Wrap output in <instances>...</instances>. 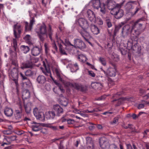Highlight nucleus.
<instances>
[{
	"mask_svg": "<svg viewBox=\"0 0 149 149\" xmlns=\"http://www.w3.org/2000/svg\"><path fill=\"white\" fill-rule=\"evenodd\" d=\"M120 118V116H118L114 118L113 119V121L110 122L111 124H115L116 122L118 121V120Z\"/></svg>",
	"mask_w": 149,
	"mask_h": 149,
	"instance_id": "obj_46",
	"label": "nucleus"
},
{
	"mask_svg": "<svg viewBox=\"0 0 149 149\" xmlns=\"http://www.w3.org/2000/svg\"><path fill=\"white\" fill-rule=\"evenodd\" d=\"M71 86L77 90H80L82 91L85 90L86 88L84 86L81 84L77 83L71 84Z\"/></svg>",
	"mask_w": 149,
	"mask_h": 149,
	"instance_id": "obj_16",
	"label": "nucleus"
},
{
	"mask_svg": "<svg viewBox=\"0 0 149 149\" xmlns=\"http://www.w3.org/2000/svg\"><path fill=\"white\" fill-rule=\"evenodd\" d=\"M30 93L29 90L27 89L24 90L22 92V97L24 99H26L30 97Z\"/></svg>",
	"mask_w": 149,
	"mask_h": 149,
	"instance_id": "obj_26",
	"label": "nucleus"
},
{
	"mask_svg": "<svg viewBox=\"0 0 149 149\" xmlns=\"http://www.w3.org/2000/svg\"><path fill=\"white\" fill-rule=\"evenodd\" d=\"M33 124V125L32 126V128L33 131L37 132L40 130V126L39 123L34 122Z\"/></svg>",
	"mask_w": 149,
	"mask_h": 149,
	"instance_id": "obj_27",
	"label": "nucleus"
},
{
	"mask_svg": "<svg viewBox=\"0 0 149 149\" xmlns=\"http://www.w3.org/2000/svg\"><path fill=\"white\" fill-rule=\"evenodd\" d=\"M54 110L56 113V115L58 116H60L61 114L63 112V109L59 105L56 104L54 106Z\"/></svg>",
	"mask_w": 149,
	"mask_h": 149,
	"instance_id": "obj_15",
	"label": "nucleus"
},
{
	"mask_svg": "<svg viewBox=\"0 0 149 149\" xmlns=\"http://www.w3.org/2000/svg\"><path fill=\"white\" fill-rule=\"evenodd\" d=\"M124 1L120 3L116 4V2L112 0H107L106 3L109 10L111 11L113 10V9L118 7H121L123 4Z\"/></svg>",
	"mask_w": 149,
	"mask_h": 149,
	"instance_id": "obj_3",
	"label": "nucleus"
},
{
	"mask_svg": "<svg viewBox=\"0 0 149 149\" xmlns=\"http://www.w3.org/2000/svg\"><path fill=\"white\" fill-rule=\"evenodd\" d=\"M90 124L95 125L96 127L99 130H102L103 129V127L100 124H94L92 123H90Z\"/></svg>",
	"mask_w": 149,
	"mask_h": 149,
	"instance_id": "obj_52",
	"label": "nucleus"
},
{
	"mask_svg": "<svg viewBox=\"0 0 149 149\" xmlns=\"http://www.w3.org/2000/svg\"><path fill=\"white\" fill-rule=\"evenodd\" d=\"M86 140L87 145L93 144L92 139L91 138L89 137H87L86 138Z\"/></svg>",
	"mask_w": 149,
	"mask_h": 149,
	"instance_id": "obj_41",
	"label": "nucleus"
},
{
	"mask_svg": "<svg viewBox=\"0 0 149 149\" xmlns=\"http://www.w3.org/2000/svg\"><path fill=\"white\" fill-rule=\"evenodd\" d=\"M106 25L108 28H110L112 26V24L110 19H107L106 20Z\"/></svg>",
	"mask_w": 149,
	"mask_h": 149,
	"instance_id": "obj_47",
	"label": "nucleus"
},
{
	"mask_svg": "<svg viewBox=\"0 0 149 149\" xmlns=\"http://www.w3.org/2000/svg\"><path fill=\"white\" fill-rule=\"evenodd\" d=\"M99 144L101 148H106L107 146L108 142L106 138L103 137L99 139Z\"/></svg>",
	"mask_w": 149,
	"mask_h": 149,
	"instance_id": "obj_13",
	"label": "nucleus"
},
{
	"mask_svg": "<svg viewBox=\"0 0 149 149\" xmlns=\"http://www.w3.org/2000/svg\"><path fill=\"white\" fill-rule=\"evenodd\" d=\"M44 46L45 47V53L47 54H49V49L46 43H45V44Z\"/></svg>",
	"mask_w": 149,
	"mask_h": 149,
	"instance_id": "obj_49",
	"label": "nucleus"
},
{
	"mask_svg": "<svg viewBox=\"0 0 149 149\" xmlns=\"http://www.w3.org/2000/svg\"><path fill=\"white\" fill-rule=\"evenodd\" d=\"M42 50L41 47L37 46L33 47L31 49V54L33 56H37L41 53Z\"/></svg>",
	"mask_w": 149,
	"mask_h": 149,
	"instance_id": "obj_14",
	"label": "nucleus"
},
{
	"mask_svg": "<svg viewBox=\"0 0 149 149\" xmlns=\"http://www.w3.org/2000/svg\"><path fill=\"white\" fill-rule=\"evenodd\" d=\"M33 66V64L32 63V62H29V61H27L22 63L21 68L23 69L26 68H32Z\"/></svg>",
	"mask_w": 149,
	"mask_h": 149,
	"instance_id": "obj_17",
	"label": "nucleus"
},
{
	"mask_svg": "<svg viewBox=\"0 0 149 149\" xmlns=\"http://www.w3.org/2000/svg\"><path fill=\"white\" fill-rule=\"evenodd\" d=\"M121 95V93H117L115 94L113 97L115 98H117V99H115L113 100V102H114L116 101H117V104H116V106H119L121 104L123 103L124 101L125 100V98L124 97H121L118 98V97L120 95Z\"/></svg>",
	"mask_w": 149,
	"mask_h": 149,
	"instance_id": "obj_11",
	"label": "nucleus"
},
{
	"mask_svg": "<svg viewBox=\"0 0 149 149\" xmlns=\"http://www.w3.org/2000/svg\"><path fill=\"white\" fill-rule=\"evenodd\" d=\"M4 111L5 115L8 117L11 116L13 114V110L11 108L7 107L5 108Z\"/></svg>",
	"mask_w": 149,
	"mask_h": 149,
	"instance_id": "obj_20",
	"label": "nucleus"
},
{
	"mask_svg": "<svg viewBox=\"0 0 149 149\" xmlns=\"http://www.w3.org/2000/svg\"><path fill=\"white\" fill-rule=\"evenodd\" d=\"M60 51L61 53L62 54L64 55L67 54L65 52V51L64 49H63L60 50Z\"/></svg>",
	"mask_w": 149,
	"mask_h": 149,
	"instance_id": "obj_64",
	"label": "nucleus"
},
{
	"mask_svg": "<svg viewBox=\"0 0 149 149\" xmlns=\"http://www.w3.org/2000/svg\"><path fill=\"white\" fill-rule=\"evenodd\" d=\"M91 86L93 88L95 89L101 88L103 86L101 83L98 82H95L92 83Z\"/></svg>",
	"mask_w": 149,
	"mask_h": 149,
	"instance_id": "obj_22",
	"label": "nucleus"
},
{
	"mask_svg": "<svg viewBox=\"0 0 149 149\" xmlns=\"http://www.w3.org/2000/svg\"><path fill=\"white\" fill-rule=\"evenodd\" d=\"M79 69L77 63L72 65L71 68V71L72 72L76 71Z\"/></svg>",
	"mask_w": 149,
	"mask_h": 149,
	"instance_id": "obj_36",
	"label": "nucleus"
},
{
	"mask_svg": "<svg viewBox=\"0 0 149 149\" xmlns=\"http://www.w3.org/2000/svg\"><path fill=\"white\" fill-rule=\"evenodd\" d=\"M143 31L141 29H132V28L131 29V33L136 37L138 36Z\"/></svg>",
	"mask_w": 149,
	"mask_h": 149,
	"instance_id": "obj_21",
	"label": "nucleus"
},
{
	"mask_svg": "<svg viewBox=\"0 0 149 149\" xmlns=\"http://www.w3.org/2000/svg\"><path fill=\"white\" fill-rule=\"evenodd\" d=\"M123 30L127 31V32L129 33L131 32V29L132 28L130 29V26L129 25H125L123 27Z\"/></svg>",
	"mask_w": 149,
	"mask_h": 149,
	"instance_id": "obj_43",
	"label": "nucleus"
},
{
	"mask_svg": "<svg viewBox=\"0 0 149 149\" xmlns=\"http://www.w3.org/2000/svg\"><path fill=\"white\" fill-rule=\"evenodd\" d=\"M61 105L64 107L67 106L68 104V100L66 98L63 97L61 98L60 101Z\"/></svg>",
	"mask_w": 149,
	"mask_h": 149,
	"instance_id": "obj_32",
	"label": "nucleus"
},
{
	"mask_svg": "<svg viewBox=\"0 0 149 149\" xmlns=\"http://www.w3.org/2000/svg\"><path fill=\"white\" fill-rule=\"evenodd\" d=\"M52 47L53 49L55 50L56 52H57L58 51V48L57 47L55 43H54L53 44Z\"/></svg>",
	"mask_w": 149,
	"mask_h": 149,
	"instance_id": "obj_61",
	"label": "nucleus"
},
{
	"mask_svg": "<svg viewBox=\"0 0 149 149\" xmlns=\"http://www.w3.org/2000/svg\"><path fill=\"white\" fill-rule=\"evenodd\" d=\"M31 18L30 19V22L29 25H28V23L27 22H25V31H30L31 30L33 24L35 23V17H36V15H35V16L32 17L30 15Z\"/></svg>",
	"mask_w": 149,
	"mask_h": 149,
	"instance_id": "obj_8",
	"label": "nucleus"
},
{
	"mask_svg": "<svg viewBox=\"0 0 149 149\" xmlns=\"http://www.w3.org/2000/svg\"><path fill=\"white\" fill-rule=\"evenodd\" d=\"M121 27L122 26L121 25H118L117 26H116L115 27V29L114 30L115 33L118 32Z\"/></svg>",
	"mask_w": 149,
	"mask_h": 149,
	"instance_id": "obj_51",
	"label": "nucleus"
},
{
	"mask_svg": "<svg viewBox=\"0 0 149 149\" xmlns=\"http://www.w3.org/2000/svg\"><path fill=\"white\" fill-rule=\"evenodd\" d=\"M90 28L91 32L94 34L97 35L99 33V30L95 25L91 24L90 25Z\"/></svg>",
	"mask_w": 149,
	"mask_h": 149,
	"instance_id": "obj_19",
	"label": "nucleus"
},
{
	"mask_svg": "<svg viewBox=\"0 0 149 149\" xmlns=\"http://www.w3.org/2000/svg\"><path fill=\"white\" fill-rule=\"evenodd\" d=\"M144 107V105L143 104H140L138 105V109H141V108H143Z\"/></svg>",
	"mask_w": 149,
	"mask_h": 149,
	"instance_id": "obj_63",
	"label": "nucleus"
},
{
	"mask_svg": "<svg viewBox=\"0 0 149 149\" xmlns=\"http://www.w3.org/2000/svg\"><path fill=\"white\" fill-rule=\"evenodd\" d=\"M45 69L42 70V72L46 76H50L51 78L52 79L51 76V73L49 68H47L46 66L45 67Z\"/></svg>",
	"mask_w": 149,
	"mask_h": 149,
	"instance_id": "obj_28",
	"label": "nucleus"
},
{
	"mask_svg": "<svg viewBox=\"0 0 149 149\" xmlns=\"http://www.w3.org/2000/svg\"><path fill=\"white\" fill-rule=\"evenodd\" d=\"M47 117L50 119H53L57 116L54 110L48 111L47 115Z\"/></svg>",
	"mask_w": 149,
	"mask_h": 149,
	"instance_id": "obj_31",
	"label": "nucleus"
},
{
	"mask_svg": "<svg viewBox=\"0 0 149 149\" xmlns=\"http://www.w3.org/2000/svg\"><path fill=\"white\" fill-rule=\"evenodd\" d=\"M24 131L22 130H19L17 131L16 133L18 135H20L24 134Z\"/></svg>",
	"mask_w": 149,
	"mask_h": 149,
	"instance_id": "obj_58",
	"label": "nucleus"
},
{
	"mask_svg": "<svg viewBox=\"0 0 149 149\" xmlns=\"http://www.w3.org/2000/svg\"><path fill=\"white\" fill-rule=\"evenodd\" d=\"M34 115L36 118L42 121L45 120V116L44 113L42 112H39L38 109L35 108L33 110Z\"/></svg>",
	"mask_w": 149,
	"mask_h": 149,
	"instance_id": "obj_7",
	"label": "nucleus"
},
{
	"mask_svg": "<svg viewBox=\"0 0 149 149\" xmlns=\"http://www.w3.org/2000/svg\"><path fill=\"white\" fill-rule=\"evenodd\" d=\"M68 124H73L74 123V121L73 119H69L67 120Z\"/></svg>",
	"mask_w": 149,
	"mask_h": 149,
	"instance_id": "obj_57",
	"label": "nucleus"
},
{
	"mask_svg": "<svg viewBox=\"0 0 149 149\" xmlns=\"http://www.w3.org/2000/svg\"><path fill=\"white\" fill-rule=\"evenodd\" d=\"M99 61L103 65L105 66L106 65V62L105 59L104 58L101 57H99Z\"/></svg>",
	"mask_w": 149,
	"mask_h": 149,
	"instance_id": "obj_42",
	"label": "nucleus"
},
{
	"mask_svg": "<svg viewBox=\"0 0 149 149\" xmlns=\"http://www.w3.org/2000/svg\"><path fill=\"white\" fill-rule=\"evenodd\" d=\"M10 74L13 77V80L17 86L18 85L17 79L18 77V68H13L10 72Z\"/></svg>",
	"mask_w": 149,
	"mask_h": 149,
	"instance_id": "obj_6",
	"label": "nucleus"
},
{
	"mask_svg": "<svg viewBox=\"0 0 149 149\" xmlns=\"http://www.w3.org/2000/svg\"><path fill=\"white\" fill-rule=\"evenodd\" d=\"M112 46V45H110V43H108L107 45L105 46V47L106 49H108V50H109L111 49Z\"/></svg>",
	"mask_w": 149,
	"mask_h": 149,
	"instance_id": "obj_53",
	"label": "nucleus"
},
{
	"mask_svg": "<svg viewBox=\"0 0 149 149\" xmlns=\"http://www.w3.org/2000/svg\"><path fill=\"white\" fill-rule=\"evenodd\" d=\"M24 85H26L27 87H29L31 85V82L29 79L27 80V81L26 82L24 83Z\"/></svg>",
	"mask_w": 149,
	"mask_h": 149,
	"instance_id": "obj_56",
	"label": "nucleus"
},
{
	"mask_svg": "<svg viewBox=\"0 0 149 149\" xmlns=\"http://www.w3.org/2000/svg\"><path fill=\"white\" fill-rule=\"evenodd\" d=\"M87 146L88 149H93L94 148V144L88 145Z\"/></svg>",
	"mask_w": 149,
	"mask_h": 149,
	"instance_id": "obj_62",
	"label": "nucleus"
},
{
	"mask_svg": "<svg viewBox=\"0 0 149 149\" xmlns=\"http://www.w3.org/2000/svg\"><path fill=\"white\" fill-rule=\"evenodd\" d=\"M55 72L56 74L57 78L59 81L63 83L64 80L61 77V71L60 70L57 68H56L55 70Z\"/></svg>",
	"mask_w": 149,
	"mask_h": 149,
	"instance_id": "obj_29",
	"label": "nucleus"
},
{
	"mask_svg": "<svg viewBox=\"0 0 149 149\" xmlns=\"http://www.w3.org/2000/svg\"><path fill=\"white\" fill-rule=\"evenodd\" d=\"M15 118L17 120H19L21 119L22 117V112L19 110H16L15 111Z\"/></svg>",
	"mask_w": 149,
	"mask_h": 149,
	"instance_id": "obj_30",
	"label": "nucleus"
},
{
	"mask_svg": "<svg viewBox=\"0 0 149 149\" xmlns=\"http://www.w3.org/2000/svg\"><path fill=\"white\" fill-rule=\"evenodd\" d=\"M127 47L129 48L131 47V48L134 51H135L138 54L140 53L141 50V48L137 43H136L133 45L130 42H129V41L127 42Z\"/></svg>",
	"mask_w": 149,
	"mask_h": 149,
	"instance_id": "obj_9",
	"label": "nucleus"
},
{
	"mask_svg": "<svg viewBox=\"0 0 149 149\" xmlns=\"http://www.w3.org/2000/svg\"><path fill=\"white\" fill-rule=\"evenodd\" d=\"M120 7H118L113 9V10L111 11V14L114 15L115 17L117 19H119L122 17L124 15V12L123 10L120 9Z\"/></svg>",
	"mask_w": 149,
	"mask_h": 149,
	"instance_id": "obj_5",
	"label": "nucleus"
},
{
	"mask_svg": "<svg viewBox=\"0 0 149 149\" xmlns=\"http://www.w3.org/2000/svg\"><path fill=\"white\" fill-rule=\"evenodd\" d=\"M92 3L93 6L94 8L96 9H98L101 5L100 0H93Z\"/></svg>",
	"mask_w": 149,
	"mask_h": 149,
	"instance_id": "obj_25",
	"label": "nucleus"
},
{
	"mask_svg": "<svg viewBox=\"0 0 149 149\" xmlns=\"http://www.w3.org/2000/svg\"><path fill=\"white\" fill-rule=\"evenodd\" d=\"M12 64L14 65L15 67L17 66V62L15 60H12Z\"/></svg>",
	"mask_w": 149,
	"mask_h": 149,
	"instance_id": "obj_60",
	"label": "nucleus"
},
{
	"mask_svg": "<svg viewBox=\"0 0 149 149\" xmlns=\"http://www.w3.org/2000/svg\"><path fill=\"white\" fill-rule=\"evenodd\" d=\"M24 39L27 43L29 45L32 44V43L31 42V38L30 35H26L24 38Z\"/></svg>",
	"mask_w": 149,
	"mask_h": 149,
	"instance_id": "obj_35",
	"label": "nucleus"
},
{
	"mask_svg": "<svg viewBox=\"0 0 149 149\" xmlns=\"http://www.w3.org/2000/svg\"><path fill=\"white\" fill-rule=\"evenodd\" d=\"M24 107L25 109L26 112L27 113H29L31 111V108L29 106H28L27 105L24 104Z\"/></svg>",
	"mask_w": 149,
	"mask_h": 149,
	"instance_id": "obj_48",
	"label": "nucleus"
},
{
	"mask_svg": "<svg viewBox=\"0 0 149 149\" xmlns=\"http://www.w3.org/2000/svg\"><path fill=\"white\" fill-rule=\"evenodd\" d=\"M109 149H119L118 147L115 144H111L109 146Z\"/></svg>",
	"mask_w": 149,
	"mask_h": 149,
	"instance_id": "obj_50",
	"label": "nucleus"
},
{
	"mask_svg": "<svg viewBox=\"0 0 149 149\" xmlns=\"http://www.w3.org/2000/svg\"><path fill=\"white\" fill-rule=\"evenodd\" d=\"M20 75L22 79V80H26L27 79V77H26L25 75H24V74H22L21 72L20 73Z\"/></svg>",
	"mask_w": 149,
	"mask_h": 149,
	"instance_id": "obj_55",
	"label": "nucleus"
},
{
	"mask_svg": "<svg viewBox=\"0 0 149 149\" xmlns=\"http://www.w3.org/2000/svg\"><path fill=\"white\" fill-rule=\"evenodd\" d=\"M113 68L109 67L107 69L108 77H114L116 74V70L115 67V65L111 63Z\"/></svg>",
	"mask_w": 149,
	"mask_h": 149,
	"instance_id": "obj_12",
	"label": "nucleus"
},
{
	"mask_svg": "<svg viewBox=\"0 0 149 149\" xmlns=\"http://www.w3.org/2000/svg\"><path fill=\"white\" fill-rule=\"evenodd\" d=\"M16 137L15 136H13L9 137H8L7 139L6 140L8 142H11L12 141H14L16 140Z\"/></svg>",
	"mask_w": 149,
	"mask_h": 149,
	"instance_id": "obj_39",
	"label": "nucleus"
},
{
	"mask_svg": "<svg viewBox=\"0 0 149 149\" xmlns=\"http://www.w3.org/2000/svg\"><path fill=\"white\" fill-rule=\"evenodd\" d=\"M62 42L63 43L65 46H73V45L69 41V40L68 39H65V42H63L62 40Z\"/></svg>",
	"mask_w": 149,
	"mask_h": 149,
	"instance_id": "obj_40",
	"label": "nucleus"
},
{
	"mask_svg": "<svg viewBox=\"0 0 149 149\" xmlns=\"http://www.w3.org/2000/svg\"><path fill=\"white\" fill-rule=\"evenodd\" d=\"M21 27L20 25H17V24L14 25L13 26L14 35L15 38H19V35L17 34L16 30L20 29Z\"/></svg>",
	"mask_w": 149,
	"mask_h": 149,
	"instance_id": "obj_24",
	"label": "nucleus"
},
{
	"mask_svg": "<svg viewBox=\"0 0 149 149\" xmlns=\"http://www.w3.org/2000/svg\"><path fill=\"white\" fill-rule=\"evenodd\" d=\"M129 33L122 29V36L124 38L126 37L128 35Z\"/></svg>",
	"mask_w": 149,
	"mask_h": 149,
	"instance_id": "obj_44",
	"label": "nucleus"
},
{
	"mask_svg": "<svg viewBox=\"0 0 149 149\" xmlns=\"http://www.w3.org/2000/svg\"><path fill=\"white\" fill-rule=\"evenodd\" d=\"M80 26L83 29L82 30L78 31L79 32L83 38L89 44L92 45L91 42L89 41L88 38L91 37L89 33L86 30L89 26L88 21L83 18H80L76 20Z\"/></svg>",
	"mask_w": 149,
	"mask_h": 149,
	"instance_id": "obj_2",
	"label": "nucleus"
},
{
	"mask_svg": "<svg viewBox=\"0 0 149 149\" xmlns=\"http://www.w3.org/2000/svg\"><path fill=\"white\" fill-rule=\"evenodd\" d=\"M73 47L76 48L83 49L86 48V46L84 42L81 39L76 38L74 40Z\"/></svg>",
	"mask_w": 149,
	"mask_h": 149,
	"instance_id": "obj_4",
	"label": "nucleus"
},
{
	"mask_svg": "<svg viewBox=\"0 0 149 149\" xmlns=\"http://www.w3.org/2000/svg\"><path fill=\"white\" fill-rule=\"evenodd\" d=\"M13 44L14 50L15 51H16L17 48V40L15 38L13 39Z\"/></svg>",
	"mask_w": 149,
	"mask_h": 149,
	"instance_id": "obj_45",
	"label": "nucleus"
},
{
	"mask_svg": "<svg viewBox=\"0 0 149 149\" xmlns=\"http://www.w3.org/2000/svg\"><path fill=\"white\" fill-rule=\"evenodd\" d=\"M88 17L91 22H95L96 21V17L94 13L91 10H89L87 11Z\"/></svg>",
	"mask_w": 149,
	"mask_h": 149,
	"instance_id": "obj_18",
	"label": "nucleus"
},
{
	"mask_svg": "<svg viewBox=\"0 0 149 149\" xmlns=\"http://www.w3.org/2000/svg\"><path fill=\"white\" fill-rule=\"evenodd\" d=\"M78 58L81 62L82 63L85 62L87 59L86 56L83 54L79 55L78 56Z\"/></svg>",
	"mask_w": 149,
	"mask_h": 149,
	"instance_id": "obj_33",
	"label": "nucleus"
},
{
	"mask_svg": "<svg viewBox=\"0 0 149 149\" xmlns=\"http://www.w3.org/2000/svg\"><path fill=\"white\" fill-rule=\"evenodd\" d=\"M37 82L40 84H43L46 81V79L45 77L43 75H39L37 78Z\"/></svg>",
	"mask_w": 149,
	"mask_h": 149,
	"instance_id": "obj_23",
	"label": "nucleus"
},
{
	"mask_svg": "<svg viewBox=\"0 0 149 149\" xmlns=\"http://www.w3.org/2000/svg\"><path fill=\"white\" fill-rule=\"evenodd\" d=\"M88 74L92 77H94L95 76V74L92 71H88Z\"/></svg>",
	"mask_w": 149,
	"mask_h": 149,
	"instance_id": "obj_54",
	"label": "nucleus"
},
{
	"mask_svg": "<svg viewBox=\"0 0 149 149\" xmlns=\"http://www.w3.org/2000/svg\"><path fill=\"white\" fill-rule=\"evenodd\" d=\"M29 58L28 61H29V62H32V63L33 64V61L34 57L31 56L30 55H29Z\"/></svg>",
	"mask_w": 149,
	"mask_h": 149,
	"instance_id": "obj_59",
	"label": "nucleus"
},
{
	"mask_svg": "<svg viewBox=\"0 0 149 149\" xmlns=\"http://www.w3.org/2000/svg\"><path fill=\"white\" fill-rule=\"evenodd\" d=\"M21 51L24 53H26L29 51L30 49L29 47L22 45L21 46Z\"/></svg>",
	"mask_w": 149,
	"mask_h": 149,
	"instance_id": "obj_34",
	"label": "nucleus"
},
{
	"mask_svg": "<svg viewBox=\"0 0 149 149\" xmlns=\"http://www.w3.org/2000/svg\"><path fill=\"white\" fill-rule=\"evenodd\" d=\"M100 8V11L103 14H104L106 12V8L105 7V5L104 4H101Z\"/></svg>",
	"mask_w": 149,
	"mask_h": 149,
	"instance_id": "obj_38",
	"label": "nucleus"
},
{
	"mask_svg": "<svg viewBox=\"0 0 149 149\" xmlns=\"http://www.w3.org/2000/svg\"><path fill=\"white\" fill-rule=\"evenodd\" d=\"M25 75L27 77H31L34 74V72L30 70H28L24 72Z\"/></svg>",
	"mask_w": 149,
	"mask_h": 149,
	"instance_id": "obj_37",
	"label": "nucleus"
},
{
	"mask_svg": "<svg viewBox=\"0 0 149 149\" xmlns=\"http://www.w3.org/2000/svg\"><path fill=\"white\" fill-rule=\"evenodd\" d=\"M142 19H140L134 22L133 21L131 22V23L132 24V29H141V27L143 25Z\"/></svg>",
	"mask_w": 149,
	"mask_h": 149,
	"instance_id": "obj_10",
	"label": "nucleus"
},
{
	"mask_svg": "<svg viewBox=\"0 0 149 149\" xmlns=\"http://www.w3.org/2000/svg\"><path fill=\"white\" fill-rule=\"evenodd\" d=\"M38 27L36 29V32L38 34L40 40L43 42L45 39V35L46 38L49 36L50 39L52 40V36L53 34V31L52 30V26L49 25L47 31L45 24L43 23L41 24H40Z\"/></svg>",
	"mask_w": 149,
	"mask_h": 149,
	"instance_id": "obj_1",
	"label": "nucleus"
}]
</instances>
